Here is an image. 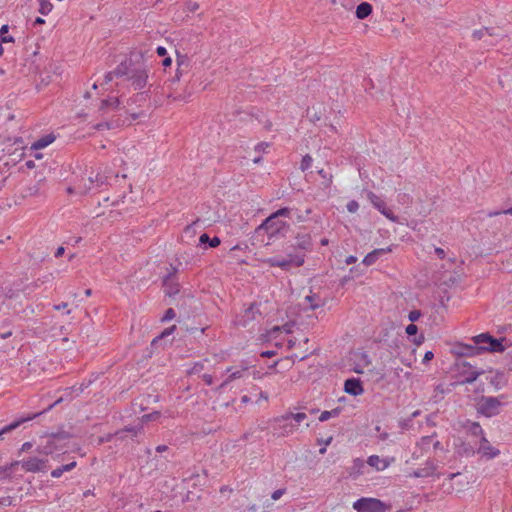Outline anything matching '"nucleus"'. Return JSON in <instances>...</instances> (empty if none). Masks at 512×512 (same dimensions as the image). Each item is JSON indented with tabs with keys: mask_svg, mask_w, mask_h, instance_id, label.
<instances>
[{
	"mask_svg": "<svg viewBox=\"0 0 512 512\" xmlns=\"http://www.w3.org/2000/svg\"><path fill=\"white\" fill-rule=\"evenodd\" d=\"M293 212L294 210L289 207H283L273 212L256 228V237L267 235L268 240L285 237L290 230V224L281 218L287 217L291 219Z\"/></svg>",
	"mask_w": 512,
	"mask_h": 512,
	"instance_id": "nucleus-1",
	"label": "nucleus"
},
{
	"mask_svg": "<svg viewBox=\"0 0 512 512\" xmlns=\"http://www.w3.org/2000/svg\"><path fill=\"white\" fill-rule=\"evenodd\" d=\"M114 78H125L135 90L143 89L148 80V72L141 65H135L131 59L122 61L113 71L105 74V82Z\"/></svg>",
	"mask_w": 512,
	"mask_h": 512,
	"instance_id": "nucleus-2",
	"label": "nucleus"
},
{
	"mask_svg": "<svg viewBox=\"0 0 512 512\" xmlns=\"http://www.w3.org/2000/svg\"><path fill=\"white\" fill-rule=\"evenodd\" d=\"M26 145L22 137H11L0 134V152L10 157L12 162H18L25 156Z\"/></svg>",
	"mask_w": 512,
	"mask_h": 512,
	"instance_id": "nucleus-3",
	"label": "nucleus"
},
{
	"mask_svg": "<svg viewBox=\"0 0 512 512\" xmlns=\"http://www.w3.org/2000/svg\"><path fill=\"white\" fill-rule=\"evenodd\" d=\"M263 262L270 267H279L284 271H289L293 267H300L305 262V253L295 252L287 253L286 257H270L264 259Z\"/></svg>",
	"mask_w": 512,
	"mask_h": 512,
	"instance_id": "nucleus-4",
	"label": "nucleus"
},
{
	"mask_svg": "<svg viewBox=\"0 0 512 512\" xmlns=\"http://www.w3.org/2000/svg\"><path fill=\"white\" fill-rule=\"evenodd\" d=\"M504 395L499 397L482 396L477 403V412L486 417H493L500 414L503 403L501 399H505Z\"/></svg>",
	"mask_w": 512,
	"mask_h": 512,
	"instance_id": "nucleus-5",
	"label": "nucleus"
},
{
	"mask_svg": "<svg viewBox=\"0 0 512 512\" xmlns=\"http://www.w3.org/2000/svg\"><path fill=\"white\" fill-rule=\"evenodd\" d=\"M505 338L496 339L489 333H482L472 338L477 347H482V352H503L505 346L502 341Z\"/></svg>",
	"mask_w": 512,
	"mask_h": 512,
	"instance_id": "nucleus-6",
	"label": "nucleus"
},
{
	"mask_svg": "<svg viewBox=\"0 0 512 512\" xmlns=\"http://www.w3.org/2000/svg\"><path fill=\"white\" fill-rule=\"evenodd\" d=\"M357 512H387L391 505H388L377 498L362 497L353 503Z\"/></svg>",
	"mask_w": 512,
	"mask_h": 512,
	"instance_id": "nucleus-7",
	"label": "nucleus"
},
{
	"mask_svg": "<svg viewBox=\"0 0 512 512\" xmlns=\"http://www.w3.org/2000/svg\"><path fill=\"white\" fill-rule=\"evenodd\" d=\"M233 117H238L239 122L243 125L253 127L263 126L264 128H267V126H271V124L268 123L266 116L259 110H256L255 112L237 111L233 114Z\"/></svg>",
	"mask_w": 512,
	"mask_h": 512,
	"instance_id": "nucleus-8",
	"label": "nucleus"
},
{
	"mask_svg": "<svg viewBox=\"0 0 512 512\" xmlns=\"http://www.w3.org/2000/svg\"><path fill=\"white\" fill-rule=\"evenodd\" d=\"M62 401V398H59L58 400H56L54 403H52L51 405H49L46 409H44L42 412H39V413H35L33 415H28L27 417H22L18 420H15L13 421L12 423H10L9 425H6L5 427L1 428L0 429V436H2L3 434L5 433H9L13 430H15L16 428H18L21 424L29 421V420H32L34 418H36L37 416L51 410L53 407H55L56 405H58L60 402Z\"/></svg>",
	"mask_w": 512,
	"mask_h": 512,
	"instance_id": "nucleus-9",
	"label": "nucleus"
},
{
	"mask_svg": "<svg viewBox=\"0 0 512 512\" xmlns=\"http://www.w3.org/2000/svg\"><path fill=\"white\" fill-rule=\"evenodd\" d=\"M22 468L26 472H44L47 469V459H40L37 457H30L27 460L19 461Z\"/></svg>",
	"mask_w": 512,
	"mask_h": 512,
	"instance_id": "nucleus-10",
	"label": "nucleus"
},
{
	"mask_svg": "<svg viewBox=\"0 0 512 512\" xmlns=\"http://www.w3.org/2000/svg\"><path fill=\"white\" fill-rule=\"evenodd\" d=\"M44 438H46L45 443L38 445L36 449L39 454L50 455L55 451L62 450L66 445L57 442V440L51 434L45 436Z\"/></svg>",
	"mask_w": 512,
	"mask_h": 512,
	"instance_id": "nucleus-11",
	"label": "nucleus"
},
{
	"mask_svg": "<svg viewBox=\"0 0 512 512\" xmlns=\"http://www.w3.org/2000/svg\"><path fill=\"white\" fill-rule=\"evenodd\" d=\"M172 271L169 272L163 279V286L165 294L169 297L175 296L180 291L179 283L175 279L177 269L171 265Z\"/></svg>",
	"mask_w": 512,
	"mask_h": 512,
	"instance_id": "nucleus-12",
	"label": "nucleus"
},
{
	"mask_svg": "<svg viewBox=\"0 0 512 512\" xmlns=\"http://www.w3.org/2000/svg\"><path fill=\"white\" fill-rule=\"evenodd\" d=\"M106 182L107 176L102 175L100 173H97L95 177L89 176L87 179V183H84V185H78L79 194L84 195L88 193L92 189L93 184H96V186L100 187L106 184Z\"/></svg>",
	"mask_w": 512,
	"mask_h": 512,
	"instance_id": "nucleus-13",
	"label": "nucleus"
},
{
	"mask_svg": "<svg viewBox=\"0 0 512 512\" xmlns=\"http://www.w3.org/2000/svg\"><path fill=\"white\" fill-rule=\"evenodd\" d=\"M344 391L352 396L363 394L364 388L359 378H348L344 382Z\"/></svg>",
	"mask_w": 512,
	"mask_h": 512,
	"instance_id": "nucleus-14",
	"label": "nucleus"
},
{
	"mask_svg": "<svg viewBox=\"0 0 512 512\" xmlns=\"http://www.w3.org/2000/svg\"><path fill=\"white\" fill-rule=\"evenodd\" d=\"M294 249L300 250L299 252L305 253V251L312 249V239L309 233H299L295 237V243L292 244Z\"/></svg>",
	"mask_w": 512,
	"mask_h": 512,
	"instance_id": "nucleus-15",
	"label": "nucleus"
},
{
	"mask_svg": "<svg viewBox=\"0 0 512 512\" xmlns=\"http://www.w3.org/2000/svg\"><path fill=\"white\" fill-rule=\"evenodd\" d=\"M478 452L488 459H492L500 454V451L494 448L485 436L481 437Z\"/></svg>",
	"mask_w": 512,
	"mask_h": 512,
	"instance_id": "nucleus-16",
	"label": "nucleus"
},
{
	"mask_svg": "<svg viewBox=\"0 0 512 512\" xmlns=\"http://www.w3.org/2000/svg\"><path fill=\"white\" fill-rule=\"evenodd\" d=\"M272 426H273V434L280 436H287L290 433H293L296 429V425L292 423H288L287 421L282 423H274L272 420Z\"/></svg>",
	"mask_w": 512,
	"mask_h": 512,
	"instance_id": "nucleus-17",
	"label": "nucleus"
},
{
	"mask_svg": "<svg viewBox=\"0 0 512 512\" xmlns=\"http://www.w3.org/2000/svg\"><path fill=\"white\" fill-rule=\"evenodd\" d=\"M436 469L437 465L434 461L428 460L423 467L414 470L411 475L416 478H426L432 476Z\"/></svg>",
	"mask_w": 512,
	"mask_h": 512,
	"instance_id": "nucleus-18",
	"label": "nucleus"
},
{
	"mask_svg": "<svg viewBox=\"0 0 512 512\" xmlns=\"http://www.w3.org/2000/svg\"><path fill=\"white\" fill-rule=\"evenodd\" d=\"M482 347L470 344H460L457 347L456 354L460 357H471L481 354Z\"/></svg>",
	"mask_w": 512,
	"mask_h": 512,
	"instance_id": "nucleus-19",
	"label": "nucleus"
},
{
	"mask_svg": "<svg viewBox=\"0 0 512 512\" xmlns=\"http://www.w3.org/2000/svg\"><path fill=\"white\" fill-rule=\"evenodd\" d=\"M391 251H392L391 246L387 247V248L375 249V250L371 251L370 253H368L364 257L363 263L366 266H370V265L374 264L381 255H383V254H385L387 252H391Z\"/></svg>",
	"mask_w": 512,
	"mask_h": 512,
	"instance_id": "nucleus-20",
	"label": "nucleus"
},
{
	"mask_svg": "<svg viewBox=\"0 0 512 512\" xmlns=\"http://www.w3.org/2000/svg\"><path fill=\"white\" fill-rule=\"evenodd\" d=\"M56 139V136L53 133L47 134L38 140L34 141L31 146L30 150L38 151L40 149H43L53 143Z\"/></svg>",
	"mask_w": 512,
	"mask_h": 512,
	"instance_id": "nucleus-21",
	"label": "nucleus"
},
{
	"mask_svg": "<svg viewBox=\"0 0 512 512\" xmlns=\"http://www.w3.org/2000/svg\"><path fill=\"white\" fill-rule=\"evenodd\" d=\"M143 429L142 423L138 422L135 425L125 426L123 429H120L115 432V435L119 439L125 438V433H130L133 437L137 436Z\"/></svg>",
	"mask_w": 512,
	"mask_h": 512,
	"instance_id": "nucleus-22",
	"label": "nucleus"
},
{
	"mask_svg": "<svg viewBox=\"0 0 512 512\" xmlns=\"http://www.w3.org/2000/svg\"><path fill=\"white\" fill-rule=\"evenodd\" d=\"M306 418H307V415L305 413H303V412H299V413L289 412V413H286V414L281 415L279 417L273 418L272 421L274 423H282V422L288 421L290 419H293L295 422L301 423Z\"/></svg>",
	"mask_w": 512,
	"mask_h": 512,
	"instance_id": "nucleus-23",
	"label": "nucleus"
},
{
	"mask_svg": "<svg viewBox=\"0 0 512 512\" xmlns=\"http://www.w3.org/2000/svg\"><path fill=\"white\" fill-rule=\"evenodd\" d=\"M367 464L377 471H383L389 466V462L386 459L380 458L378 455H371L367 459Z\"/></svg>",
	"mask_w": 512,
	"mask_h": 512,
	"instance_id": "nucleus-24",
	"label": "nucleus"
},
{
	"mask_svg": "<svg viewBox=\"0 0 512 512\" xmlns=\"http://www.w3.org/2000/svg\"><path fill=\"white\" fill-rule=\"evenodd\" d=\"M20 465L19 461H13L9 465L0 466V480L10 479L15 468Z\"/></svg>",
	"mask_w": 512,
	"mask_h": 512,
	"instance_id": "nucleus-25",
	"label": "nucleus"
},
{
	"mask_svg": "<svg viewBox=\"0 0 512 512\" xmlns=\"http://www.w3.org/2000/svg\"><path fill=\"white\" fill-rule=\"evenodd\" d=\"M304 300L311 310H316L324 305L323 299L318 294L307 295Z\"/></svg>",
	"mask_w": 512,
	"mask_h": 512,
	"instance_id": "nucleus-26",
	"label": "nucleus"
},
{
	"mask_svg": "<svg viewBox=\"0 0 512 512\" xmlns=\"http://www.w3.org/2000/svg\"><path fill=\"white\" fill-rule=\"evenodd\" d=\"M372 13V6L368 2H362L356 8V17L358 19H365Z\"/></svg>",
	"mask_w": 512,
	"mask_h": 512,
	"instance_id": "nucleus-27",
	"label": "nucleus"
},
{
	"mask_svg": "<svg viewBox=\"0 0 512 512\" xmlns=\"http://www.w3.org/2000/svg\"><path fill=\"white\" fill-rule=\"evenodd\" d=\"M367 199L371 202V204L380 212L381 210L385 209L386 203L385 201L378 195H376L374 192L369 191L367 193Z\"/></svg>",
	"mask_w": 512,
	"mask_h": 512,
	"instance_id": "nucleus-28",
	"label": "nucleus"
},
{
	"mask_svg": "<svg viewBox=\"0 0 512 512\" xmlns=\"http://www.w3.org/2000/svg\"><path fill=\"white\" fill-rule=\"evenodd\" d=\"M200 245H208L211 248L218 247L221 243L220 238L215 236L210 238L208 234L203 233L199 238Z\"/></svg>",
	"mask_w": 512,
	"mask_h": 512,
	"instance_id": "nucleus-29",
	"label": "nucleus"
},
{
	"mask_svg": "<svg viewBox=\"0 0 512 512\" xmlns=\"http://www.w3.org/2000/svg\"><path fill=\"white\" fill-rule=\"evenodd\" d=\"M483 373V371H475V370H470V371H466V374H461L462 376H464V379L462 380V383L463 384H472L474 383L477 378Z\"/></svg>",
	"mask_w": 512,
	"mask_h": 512,
	"instance_id": "nucleus-30",
	"label": "nucleus"
},
{
	"mask_svg": "<svg viewBox=\"0 0 512 512\" xmlns=\"http://www.w3.org/2000/svg\"><path fill=\"white\" fill-rule=\"evenodd\" d=\"M489 383L495 388V390H499L505 386L506 381L504 380L503 374L497 373L490 378Z\"/></svg>",
	"mask_w": 512,
	"mask_h": 512,
	"instance_id": "nucleus-31",
	"label": "nucleus"
},
{
	"mask_svg": "<svg viewBox=\"0 0 512 512\" xmlns=\"http://www.w3.org/2000/svg\"><path fill=\"white\" fill-rule=\"evenodd\" d=\"M119 106V100L117 98L111 97L109 99H105L102 101L101 109L103 110H115Z\"/></svg>",
	"mask_w": 512,
	"mask_h": 512,
	"instance_id": "nucleus-32",
	"label": "nucleus"
},
{
	"mask_svg": "<svg viewBox=\"0 0 512 512\" xmlns=\"http://www.w3.org/2000/svg\"><path fill=\"white\" fill-rule=\"evenodd\" d=\"M245 370H246V368L242 369V370H237V371L231 373L228 376V378L217 388V390H220V389L224 388L226 385H228L233 380L241 378L243 376V372Z\"/></svg>",
	"mask_w": 512,
	"mask_h": 512,
	"instance_id": "nucleus-33",
	"label": "nucleus"
},
{
	"mask_svg": "<svg viewBox=\"0 0 512 512\" xmlns=\"http://www.w3.org/2000/svg\"><path fill=\"white\" fill-rule=\"evenodd\" d=\"M53 9V5L49 0H39V13L48 15Z\"/></svg>",
	"mask_w": 512,
	"mask_h": 512,
	"instance_id": "nucleus-34",
	"label": "nucleus"
},
{
	"mask_svg": "<svg viewBox=\"0 0 512 512\" xmlns=\"http://www.w3.org/2000/svg\"><path fill=\"white\" fill-rule=\"evenodd\" d=\"M340 408L337 407L335 409H332L331 411H323L320 416H319V420L321 422H324V421H327L328 419H330L331 417H336L339 415L340 413Z\"/></svg>",
	"mask_w": 512,
	"mask_h": 512,
	"instance_id": "nucleus-35",
	"label": "nucleus"
},
{
	"mask_svg": "<svg viewBox=\"0 0 512 512\" xmlns=\"http://www.w3.org/2000/svg\"><path fill=\"white\" fill-rule=\"evenodd\" d=\"M51 435H53L57 442L61 444H65V441L69 440L72 437V435L69 432L63 430L58 431L56 433H51Z\"/></svg>",
	"mask_w": 512,
	"mask_h": 512,
	"instance_id": "nucleus-36",
	"label": "nucleus"
},
{
	"mask_svg": "<svg viewBox=\"0 0 512 512\" xmlns=\"http://www.w3.org/2000/svg\"><path fill=\"white\" fill-rule=\"evenodd\" d=\"M176 330V325H172L171 327H168L166 329H164L161 334L157 337H155L153 340H152V345H155L158 341L164 339L165 337L171 335L174 331Z\"/></svg>",
	"mask_w": 512,
	"mask_h": 512,
	"instance_id": "nucleus-37",
	"label": "nucleus"
},
{
	"mask_svg": "<svg viewBox=\"0 0 512 512\" xmlns=\"http://www.w3.org/2000/svg\"><path fill=\"white\" fill-rule=\"evenodd\" d=\"M468 431L473 435V436H478V435H483V429L482 427L480 426V424L478 422H471L469 423V426H468Z\"/></svg>",
	"mask_w": 512,
	"mask_h": 512,
	"instance_id": "nucleus-38",
	"label": "nucleus"
},
{
	"mask_svg": "<svg viewBox=\"0 0 512 512\" xmlns=\"http://www.w3.org/2000/svg\"><path fill=\"white\" fill-rule=\"evenodd\" d=\"M456 365L460 371V374H466V371L472 370L473 367L471 363L461 359L457 361Z\"/></svg>",
	"mask_w": 512,
	"mask_h": 512,
	"instance_id": "nucleus-39",
	"label": "nucleus"
},
{
	"mask_svg": "<svg viewBox=\"0 0 512 512\" xmlns=\"http://www.w3.org/2000/svg\"><path fill=\"white\" fill-rule=\"evenodd\" d=\"M159 417H160V412L159 411H154L152 413L143 415L139 419V422L142 423V425H143L144 423H147V422L152 421V420H156Z\"/></svg>",
	"mask_w": 512,
	"mask_h": 512,
	"instance_id": "nucleus-40",
	"label": "nucleus"
},
{
	"mask_svg": "<svg viewBox=\"0 0 512 512\" xmlns=\"http://www.w3.org/2000/svg\"><path fill=\"white\" fill-rule=\"evenodd\" d=\"M317 172L323 179V185L329 187L332 183V175L328 174L324 169H320Z\"/></svg>",
	"mask_w": 512,
	"mask_h": 512,
	"instance_id": "nucleus-41",
	"label": "nucleus"
},
{
	"mask_svg": "<svg viewBox=\"0 0 512 512\" xmlns=\"http://www.w3.org/2000/svg\"><path fill=\"white\" fill-rule=\"evenodd\" d=\"M364 468H365V462L362 459L357 458L353 461L352 469L354 470L355 473L363 474Z\"/></svg>",
	"mask_w": 512,
	"mask_h": 512,
	"instance_id": "nucleus-42",
	"label": "nucleus"
},
{
	"mask_svg": "<svg viewBox=\"0 0 512 512\" xmlns=\"http://www.w3.org/2000/svg\"><path fill=\"white\" fill-rule=\"evenodd\" d=\"M312 157L310 155H305L303 156L302 158V161H301V164H300V169L302 171H306L307 169H309L312 165Z\"/></svg>",
	"mask_w": 512,
	"mask_h": 512,
	"instance_id": "nucleus-43",
	"label": "nucleus"
},
{
	"mask_svg": "<svg viewBox=\"0 0 512 512\" xmlns=\"http://www.w3.org/2000/svg\"><path fill=\"white\" fill-rule=\"evenodd\" d=\"M380 212L392 222L398 221V217L394 215V213L389 208L385 207V209L381 210Z\"/></svg>",
	"mask_w": 512,
	"mask_h": 512,
	"instance_id": "nucleus-44",
	"label": "nucleus"
},
{
	"mask_svg": "<svg viewBox=\"0 0 512 512\" xmlns=\"http://www.w3.org/2000/svg\"><path fill=\"white\" fill-rule=\"evenodd\" d=\"M204 369V364L202 362H196L189 370V374H197L200 373Z\"/></svg>",
	"mask_w": 512,
	"mask_h": 512,
	"instance_id": "nucleus-45",
	"label": "nucleus"
},
{
	"mask_svg": "<svg viewBox=\"0 0 512 512\" xmlns=\"http://www.w3.org/2000/svg\"><path fill=\"white\" fill-rule=\"evenodd\" d=\"M347 210L350 212V213H355L358 211L359 209V204L357 201L355 200H351L347 203Z\"/></svg>",
	"mask_w": 512,
	"mask_h": 512,
	"instance_id": "nucleus-46",
	"label": "nucleus"
},
{
	"mask_svg": "<svg viewBox=\"0 0 512 512\" xmlns=\"http://www.w3.org/2000/svg\"><path fill=\"white\" fill-rule=\"evenodd\" d=\"M405 331H406L408 336H414L418 332V327L414 323H411V324L406 326Z\"/></svg>",
	"mask_w": 512,
	"mask_h": 512,
	"instance_id": "nucleus-47",
	"label": "nucleus"
},
{
	"mask_svg": "<svg viewBox=\"0 0 512 512\" xmlns=\"http://www.w3.org/2000/svg\"><path fill=\"white\" fill-rule=\"evenodd\" d=\"M421 317V311L420 310H412L408 314V319L414 323Z\"/></svg>",
	"mask_w": 512,
	"mask_h": 512,
	"instance_id": "nucleus-48",
	"label": "nucleus"
},
{
	"mask_svg": "<svg viewBox=\"0 0 512 512\" xmlns=\"http://www.w3.org/2000/svg\"><path fill=\"white\" fill-rule=\"evenodd\" d=\"M14 38L12 36H0V55L3 53L2 44L4 43H13Z\"/></svg>",
	"mask_w": 512,
	"mask_h": 512,
	"instance_id": "nucleus-49",
	"label": "nucleus"
},
{
	"mask_svg": "<svg viewBox=\"0 0 512 512\" xmlns=\"http://www.w3.org/2000/svg\"><path fill=\"white\" fill-rule=\"evenodd\" d=\"M175 316H176V313H175L174 309L169 308L166 310L164 316L162 317V321H169V320L173 319Z\"/></svg>",
	"mask_w": 512,
	"mask_h": 512,
	"instance_id": "nucleus-50",
	"label": "nucleus"
},
{
	"mask_svg": "<svg viewBox=\"0 0 512 512\" xmlns=\"http://www.w3.org/2000/svg\"><path fill=\"white\" fill-rule=\"evenodd\" d=\"M433 439H434V435L422 437L421 445H422L423 449H426V447H428L430 444H432Z\"/></svg>",
	"mask_w": 512,
	"mask_h": 512,
	"instance_id": "nucleus-51",
	"label": "nucleus"
},
{
	"mask_svg": "<svg viewBox=\"0 0 512 512\" xmlns=\"http://www.w3.org/2000/svg\"><path fill=\"white\" fill-rule=\"evenodd\" d=\"M485 34H489V29L488 28H484V29H481V30L474 31L473 32V37L475 39H481V38L484 37Z\"/></svg>",
	"mask_w": 512,
	"mask_h": 512,
	"instance_id": "nucleus-52",
	"label": "nucleus"
},
{
	"mask_svg": "<svg viewBox=\"0 0 512 512\" xmlns=\"http://www.w3.org/2000/svg\"><path fill=\"white\" fill-rule=\"evenodd\" d=\"M501 214L512 215V207L508 208V209L501 210V211L489 212L488 216L492 217V216H498V215H501Z\"/></svg>",
	"mask_w": 512,
	"mask_h": 512,
	"instance_id": "nucleus-53",
	"label": "nucleus"
},
{
	"mask_svg": "<svg viewBox=\"0 0 512 512\" xmlns=\"http://www.w3.org/2000/svg\"><path fill=\"white\" fill-rule=\"evenodd\" d=\"M286 492V489L285 488H282V489H278L276 491H274L271 495V498L273 500H278L282 497V495Z\"/></svg>",
	"mask_w": 512,
	"mask_h": 512,
	"instance_id": "nucleus-54",
	"label": "nucleus"
},
{
	"mask_svg": "<svg viewBox=\"0 0 512 512\" xmlns=\"http://www.w3.org/2000/svg\"><path fill=\"white\" fill-rule=\"evenodd\" d=\"M12 504V498L10 496L0 497V505L10 506Z\"/></svg>",
	"mask_w": 512,
	"mask_h": 512,
	"instance_id": "nucleus-55",
	"label": "nucleus"
},
{
	"mask_svg": "<svg viewBox=\"0 0 512 512\" xmlns=\"http://www.w3.org/2000/svg\"><path fill=\"white\" fill-rule=\"evenodd\" d=\"M269 146V144L267 142H261V143H258L256 146H255V151L256 152H264L265 149Z\"/></svg>",
	"mask_w": 512,
	"mask_h": 512,
	"instance_id": "nucleus-56",
	"label": "nucleus"
},
{
	"mask_svg": "<svg viewBox=\"0 0 512 512\" xmlns=\"http://www.w3.org/2000/svg\"><path fill=\"white\" fill-rule=\"evenodd\" d=\"M276 355V352L273 351V350H266V351H262L260 356L263 357V358H270V357H273Z\"/></svg>",
	"mask_w": 512,
	"mask_h": 512,
	"instance_id": "nucleus-57",
	"label": "nucleus"
},
{
	"mask_svg": "<svg viewBox=\"0 0 512 512\" xmlns=\"http://www.w3.org/2000/svg\"><path fill=\"white\" fill-rule=\"evenodd\" d=\"M156 52H157V54H158L159 56H161V57H165V56L167 55V50H166V48H165V47H163V46H158V47L156 48Z\"/></svg>",
	"mask_w": 512,
	"mask_h": 512,
	"instance_id": "nucleus-58",
	"label": "nucleus"
},
{
	"mask_svg": "<svg viewBox=\"0 0 512 512\" xmlns=\"http://www.w3.org/2000/svg\"><path fill=\"white\" fill-rule=\"evenodd\" d=\"M202 379L207 385H211L213 383V377L210 374H203Z\"/></svg>",
	"mask_w": 512,
	"mask_h": 512,
	"instance_id": "nucleus-59",
	"label": "nucleus"
},
{
	"mask_svg": "<svg viewBox=\"0 0 512 512\" xmlns=\"http://www.w3.org/2000/svg\"><path fill=\"white\" fill-rule=\"evenodd\" d=\"M62 474H63V473H62V470H61V468H60V467H58V468H56V469L52 470V472H51V476H52L53 478H59V477H61V476H62Z\"/></svg>",
	"mask_w": 512,
	"mask_h": 512,
	"instance_id": "nucleus-60",
	"label": "nucleus"
},
{
	"mask_svg": "<svg viewBox=\"0 0 512 512\" xmlns=\"http://www.w3.org/2000/svg\"><path fill=\"white\" fill-rule=\"evenodd\" d=\"M9 31V26L7 24H4L0 28V36H9L7 33Z\"/></svg>",
	"mask_w": 512,
	"mask_h": 512,
	"instance_id": "nucleus-61",
	"label": "nucleus"
},
{
	"mask_svg": "<svg viewBox=\"0 0 512 512\" xmlns=\"http://www.w3.org/2000/svg\"><path fill=\"white\" fill-rule=\"evenodd\" d=\"M433 357H434L433 352H431V351H427V352L425 353V355H424L423 362H424V363H426V362H428V361L432 360V359H433Z\"/></svg>",
	"mask_w": 512,
	"mask_h": 512,
	"instance_id": "nucleus-62",
	"label": "nucleus"
},
{
	"mask_svg": "<svg viewBox=\"0 0 512 512\" xmlns=\"http://www.w3.org/2000/svg\"><path fill=\"white\" fill-rule=\"evenodd\" d=\"M32 443L31 442H25L22 444V447H21V451L22 452H26V451H29L31 448H32Z\"/></svg>",
	"mask_w": 512,
	"mask_h": 512,
	"instance_id": "nucleus-63",
	"label": "nucleus"
},
{
	"mask_svg": "<svg viewBox=\"0 0 512 512\" xmlns=\"http://www.w3.org/2000/svg\"><path fill=\"white\" fill-rule=\"evenodd\" d=\"M172 64V59L169 56H165V58L162 61V65L164 67H169Z\"/></svg>",
	"mask_w": 512,
	"mask_h": 512,
	"instance_id": "nucleus-64",
	"label": "nucleus"
}]
</instances>
